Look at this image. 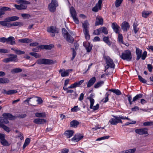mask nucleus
Segmentation results:
<instances>
[{"label":"nucleus","instance_id":"obj_46","mask_svg":"<svg viewBox=\"0 0 153 153\" xmlns=\"http://www.w3.org/2000/svg\"><path fill=\"white\" fill-rule=\"evenodd\" d=\"M1 144L4 146H8L10 144L5 139L1 140L0 141Z\"/></svg>","mask_w":153,"mask_h":153},{"label":"nucleus","instance_id":"obj_10","mask_svg":"<svg viewBox=\"0 0 153 153\" xmlns=\"http://www.w3.org/2000/svg\"><path fill=\"white\" fill-rule=\"evenodd\" d=\"M130 27L128 23L126 21L123 22L121 24V29L124 31L127 32Z\"/></svg>","mask_w":153,"mask_h":153},{"label":"nucleus","instance_id":"obj_51","mask_svg":"<svg viewBox=\"0 0 153 153\" xmlns=\"http://www.w3.org/2000/svg\"><path fill=\"white\" fill-rule=\"evenodd\" d=\"M80 110L79 108H78V106H74L73 108H72L71 111L72 112H77Z\"/></svg>","mask_w":153,"mask_h":153},{"label":"nucleus","instance_id":"obj_37","mask_svg":"<svg viewBox=\"0 0 153 153\" xmlns=\"http://www.w3.org/2000/svg\"><path fill=\"white\" fill-rule=\"evenodd\" d=\"M85 35V38L87 40H88L90 38V36L89 33V30H83Z\"/></svg>","mask_w":153,"mask_h":153},{"label":"nucleus","instance_id":"obj_16","mask_svg":"<svg viewBox=\"0 0 153 153\" xmlns=\"http://www.w3.org/2000/svg\"><path fill=\"white\" fill-rule=\"evenodd\" d=\"M83 137V136L80 134L75 135L71 139V140L77 142L81 140Z\"/></svg>","mask_w":153,"mask_h":153},{"label":"nucleus","instance_id":"obj_32","mask_svg":"<svg viewBox=\"0 0 153 153\" xmlns=\"http://www.w3.org/2000/svg\"><path fill=\"white\" fill-rule=\"evenodd\" d=\"M22 71V70L21 68H16L11 70V72L12 74H15L21 72Z\"/></svg>","mask_w":153,"mask_h":153},{"label":"nucleus","instance_id":"obj_2","mask_svg":"<svg viewBox=\"0 0 153 153\" xmlns=\"http://www.w3.org/2000/svg\"><path fill=\"white\" fill-rule=\"evenodd\" d=\"M113 117L114 118L111 119L109 121L111 124H115L120 123H122L121 119L129 120V119L128 117H124L122 116H119V117L113 116Z\"/></svg>","mask_w":153,"mask_h":153},{"label":"nucleus","instance_id":"obj_54","mask_svg":"<svg viewBox=\"0 0 153 153\" xmlns=\"http://www.w3.org/2000/svg\"><path fill=\"white\" fill-rule=\"evenodd\" d=\"M138 77L139 79L140 82L144 83H146V81L145 79H143L141 76L139 75Z\"/></svg>","mask_w":153,"mask_h":153},{"label":"nucleus","instance_id":"obj_61","mask_svg":"<svg viewBox=\"0 0 153 153\" xmlns=\"http://www.w3.org/2000/svg\"><path fill=\"white\" fill-rule=\"evenodd\" d=\"M81 123L76 120H74L70 122V124H79Z\"/></svg>","mask_w":153,"mask_h":153},{"label":"nucleus","instance_id":"obj_24","mask_svg":"<svg viewBox=\"0 0 153 153\" xmlns=\"http://www.w3.org/2000/svg\"><path fill=\"white\" fill-rule=\"evenodd\" d=\"M151 11L143 10L142 13V16L144 18H146L152 13Z\"/></svg>","mask_w":153,"mask_h":153},{"label":"nucleus","instance_id":"obj_35","mask_svg":"<svg viewBox=\"0 0 153 153\" xmlns=\"http://www.w3.org/2000/svg\"><path fill=\"white\" fill-rule=\"evenodd\" d=\"M0 10L1 13H3V15L5 14L4 12L7 11L11 10V9L8 7H3L0 8Z\"/></svg>","mask_w":153,"mask_h":153},{"label":"nucleus","instance_id":"obj_19","mask_svg":"<svg viewBox=\"0 0 153 153\" xmlns=\"http://www.w3.org/2000/svg\"><path fill=\"white\" fill-rule=\"evenodd\" d=\"M34 122L38 124H42L46 123V121L44 119L37 118L35 119L33 121Z\"/></svg>","mask_w":153,"mask_h":153},{"label":"nucleus","instance_id":"obj_30","mask_svg":"<svg viewBox=\"0 0 153 153\" xmlns=\"http://www.w3.org/2000/svg\"><path fill=\"white\" fill-rule=\"evenodd\" d=\"M15 7L17 9L19 10L25 9L27 7V6L24 5L22 4H21L19 5L15 4Z\"/></svg>","mask_w":153,"mask_h":153},{"label":"nucleus","instance_id":"obj_38","mask_svg":"<svg viewBox=\"0 0 153 153\" xmlns=\"http://www.w3.org/2000/svg\"><path fill=\"white\" fill-rule=\"evenodd\" d=\"M143 96V94H140L137 95L135 96L133 99V101L134 102L136 101L141 98Z\"/></svg>","mask_w":153,"mask_h":153},{"label":"nucleus","instance_id":"obj_56","mask_svg":"<svg viewBox=\"0 0 153 153\" xmlns=\"http://www.w3.org/2000/svg\"><path fill=\"white\" fill-rule=\"evenodd\" d=\"M14 26H18L20 25H22V23L20 22H13L11 25Z\"/></svg>","mask_w":153,"mask_h":153},{"label":"nucleus","instance_id":"obj_64","mask_svg":"<svg viewBox=\"0 0 153 153\" xmlns=\"http://www.w3.org/2000/svg\"><path fill=\"white\" fill-rule=\"evenodd\" d=\"M69 149L67 148H64L62 149L61 151V153H68Z\"/></svg>","mask_w":153,"mask_h":153},{"label":"nucleus","instance_id":"obj_25","mask_svg":"<svg viewBox=\"0 0 153 153\" xmlns=\"http://www.w3.org/2000/svg\"><path fill=\"white\" fill-rule=\"evenodd\" d=\"M18 42L21 43H28L32 41V40L28 38H25L18 39Z\"/></svg>","mask_w":153,"mask_h":153},{"label":"nucleus","instance_id":"obj_8","mask_svg":"<svg viewBox=\"0 0 153 153\" xmlns=\"http://www.w3.org/2000/svg\"><path fill=\"white\" fill-rule=\"evenodd\" d=\"M52 47L50 45H40L38 47H36L32 49V51L35 52H38L40 49H51Z\"/></svg>","mask_w":153,"mask_h":153},{"label":"nucleus","instance_id":"obj_60","mask_svg":"<svg viewBox=\"0 0 153 153\" xmlns=\"http://www.w3.org/2000/svg\"><path fill=\"white\" fill-rule=\"evenodd\" d=\"M100 33H101L100 28L98 29H97L94 30V34L96 35H99Z\"/></svg>","mask_w":153,"mask_h":153},{"label":"nucleus","instance_id":"obj_15","mask_svg":"<svg viewBox=\"0 0 153 153\" xmlns=\"http://www.w3.org/2000/svg\"><path fill=\"white\" fill-rule=\"evenodd\" d=\"M7 44L14 45L16 44L15 39L13 36H10L7 39Z\"/></svg>","mask_w":153,"mask_h":153},{"label":"nucleus","instance_id":"obj_55","mask_svg":"<svg viewBox=\"0 0 153 153\" xmlns=\"http://www.w3.org/2000/svg\"><path fill=\"white\" fill-rule=\"evenodd\" d=\"M21 16L24 19H29L30 17L29 14L26 13L22 14Z\"/></svg>","mask_w":153,"mask_h":153},{"label":"nucleus","instance_id":"obj_53","mask_svg":"<svg viewBox=\"0 0 153 153\" xmlns=\"http://www.w3.org/2000/svg\"><path fill=\"white\" fill-rule=\"evenodd\" d=\"M84 82V80H82L78 82H76L74 83L75 87H78L81 85Z\"/></svg>","mask_w":153,"mask_h":153},{"label":"nucleus","instance_id":"obj_40","mask_svg":"<svg viewBox=\"0 0 153 153\" xmlns=\"http://www.w3.org/2000/svg\"><path fill=\"white\" fill-rule=\"evenodd\" d=\"M109 91L113 92L118 95H120L121 94L120 91L118 89H111Z\"/></svg>","mask_w":153,"mask_h":153},{"label":"nucleus","instance_id":"obj_45","mask_svg":"<svg viewBox=\"0 0 153 153\" xmlns=\"http://www.w3.org/2000/svg\"><path fill=\"white\" fill-rule=\"evenodd\" d=\"M138 25L137 23H136L135 22H134L133 25V30L134 31V32L135 33H136L139 30V28H138L137 27Z\"/></svg>","mask_w":153,"mask_h":153},{"label":"nucleus","instance_id":"obj_14","mask_svg":"<svg viewBox=\"0 0 153 153\" xmlns=\"http://www.w3.org/2000/svg\"><path fill=\"white\" fill-rule=\"evenodd\" d=\"M83 45L85 48L87 52H90L92 50V45L89 43L84 42L83 43Z\"/></svg>","mask_w":153,"mask_h":153},{"label":"nucleus","instance_id":"obj_36","mask_svg":"<svg viewBox=\"0 0 153 153\" xmlns=\"http://www.w3.org/2000/svg\"><path fill=\"white\" fill-rule=\"evenodd\" d=\"M103 40L105 43L109 46L111 45V43L108 36H104L103 38Z\"/></svg>","mask_w":153,"mask_h":153},{"label":"nucleus","instance_id":"obj_20","mask_svg":"<svg viewBox=\"0 0 153 153\" xmlns=\"http://www.w3.org/2000/svg\"><path fill=\"white\" fill-rule=\"evenodd\" d=\"M74 133V131L72 130H69L66 131L64 134L67 138H69L72 137Z\"/></svg>","mask_w":153,"mask_h":153},{"label":"nucleus","instance_id":"obj_49","mask_svg":"<svg viewBox=\"0 0 153 153\" xmlns=\"http://www.w3.org/2000/svg\"><path fill=\"white\" fill-rule=\"evenodd\" d=\"M62 32L64 38H65L66 36L69 34L66 29L65 28H62Z\"/></svg>","mask_w":153,"mask_h":153},{"label":"nucleus","instance_id":"obj_59","mask_svg":"<svg viewBox=\"0 0 153 153\" xmlns=\"http://www.w3.org/2000/svg\"><path fill=\"white\" fill-rule=\"evenodd\" d=\"M132 97L131 95H128V101L129 102V104L130 105H131L133 104L134 101H133V100H132Z\"/></svg>","mask_w":153,"mask_h":153},{"label":"nucleus","instance_id":"obj_1","mask_svg":"<svg viewBox=\"0 0 153 153\" xmlns=\"http://www.w3.org/2000/svg\"><path fill=\"white\" fill-rule=\"evenodd\" d=\"M3 116L4 118H0V124H7L9 123L8 119L11 120L16 118L15 116H13L11 114L9 113H4Z\"/></svg>","mask_w":153,"mask_h":153},{"label":"nucleus","instance_id":"obj_52","mask_svg":"<svg viewBox=\"0 0 153 153\" xmlns=\"http://www.w3.org/2000/svg\"><path fill=\"white\" fill-rule=\"evenodd\" d=\"M19 2L25 4H30L29 1L24 0H20L19 1Z\"/></svg>","mask_w":153,"mask_h":153},{"label":"nucleus","instance_id":"obj_4","mask_svg":"<svg viewBox=\"0 0 153 153\" xmlns=\"http://www.w3.org/2000/svg\"><path fill=\"white\" fill-rule=\"evenodd\" d=\"M56 62V61L46 59H39L36 62L38 64L52 65Z\"/></svg>","mask_w":153,"mask_h":153},{"label":"nucleus","instance_id":"obj_48","mask_svg":"<svg viewBox=\"0 0 153 153\" xmlns=\"http://www.w3.org/2000/svg\"><path fill=\"white\" fill-rule=\"evenodd\" d=\"M88 98L90 102V108H92L94 104V100L93 98L91 97H88Z\"/></svg>","mask_w":153,"mask_h":153},{"label":"nucleus","instance_id":"obj_34","mask_svg":"<svg viewBox=\"0 0 153 153\" xmlns=\"http://www.w3.org/2000/svg\"><path fill=\"white\" fill-rule=\"evenodd\" d=\"M118 41L120 43H122V44H124L126 45V46H128V45H127L126 44H125L123 40V35L119 33L118 35Z\"/></svg>","mask_w":153,"mask_h":153},{"label":"nucleus","instance_id":"obj_21","mask_svg":"<svg viewBox=\"0 0 153 153\" xmlns=\"http://www.w3.org/2000/svg\"><path fill=\"white\" fill-rule=\"evenodd\" d=\"M96 81V79L95 77H93L91 78L90 80L88 81V83L87 86L89 88L93 85L94 83Z\"/></svg>","mask_w":153,"mask_h":153},{"label":"nucleus","instance_id":"obj_5","mask_svg":"<svg viewBox=\"0 0 153 153\" xmlns=\"http://www.w3.org/2000/svg\"><path fill=\"white\" fill-rule=\"evenodd\" d=\"M120 57L123 60L128 61H130L132 58L131 53L129 50H126L123 52L122 55L120 56Z\"/></svg>","mask_w":153,"mask_h":153},{"label":"nucleus","instance_id":"obj_47","mask_svg":"<svg viewBox=\"0 0 153 153\" xmlns=\"http://www.w3.org/2000/svg\"><path fill=\"white\" fill-rule=\"evenodd\" d=\"M30 54L36 58H39L41 57V55L36 53L30 52Z\"/></svg>","mask_w":153,"mask_h":153},{"label":"nucleus","instance_id":"obj_58","mask_svg":"<svg viewBox=\"0 0 153 153\" xmlns=\"http://www.w3.org/2000/svg\"><path fill=\"white\" fill-rule=\"evenodd\" d=\"M18 134V135L16 136V138H20L21 140H23L24 139V137L23 134L21 132H19V134Z\"/></svg>","mask_w":153,"mask_h":153},{"label":"nucleus","instance_id":"obj_42","mask_svg":"<svg viewBox=\"0 0 153 153\" xmlns=\"http://www.w3.org/2000/svg\"><path fill=\"white\" fill-rule=\"evenodd\" d=\"M101 33H103L105 34H108V31L107 29L105 27H102L100 28Z\"/></svg>","mask_w":153,"mask_h":153},{"label":"nucleus","instance_id":"obj_62","mask_svg":"<svg viewBox=\"0 0 153 153\" xmlns=\"http://www.w3.org/2000/svg\"><path fill=\"white\" fill-rule=\"evenodd\" d=\"M99 9V6L97 5V4L93 8L92 11L94 12H97L98 11Z\"/></svg>","mask_w":153,"mask_h":153},{"label":"nucleus","instance_id":"obj_23","mask_svg":"<svg viewBox=\"0 0 153 153\" xmlns=\"http://www.w3.org/2000/svg\"><path fill=\"white\" fill-rule=\"evenodd\" d=\"M89 24L87 21H85L82 23L83 30H88Z\"/></svg>","mask_w":153,"mask_h":153},{"label":"nucleus","instance_id":"obj_27","mask_svg":"<svg viewBox=\"0 0 153 153\" xmlns=\"http://www.w3.org/2000/svg\"><path fill=\"white\" fill-rule=\"evenodd\" d=\"M136 148L130 149L124 151H123L119 153H134L136 151Z\"/></svg>","mask_w":153,"mask_h":153},{"label":"nucleus","instance_id":"obj_31","mask_svg":"<svg viewBox=\"0 0 153 153\" xmlns=\"http://www.w3.org/2000/svg\"><path fill=\"white\" fill-rule=\"evenodd\" d=\"M65 38H66L67 41L71 43H73L74 40V39L69 34L66 36Z\"/></svg>","mask_w":153,"mask_h":153},{"label":"nucleus","instance_id":"obj_50","mask_svg":"<svg viewBox=\"0 0 153 153\" xmlns=\"http://www.w3.org/2000/svg\"><path fill=\"white\" fill-rule=\"evenodd\" d=\"M122 1L123 0H116L115 4L116 7H119L122 3Z\"/></svg>","mask_w":153,"mask_h":153},{"label":"nucleus","instance_id":"obj_29","mask_svg":"<svg viewBox=\"0 0 153 153\" xmlns=\"http://www.w3.org/2000/svg\"><path fill=\"white\" fill-rule=\"evenodd\" d=\"M9 80L5 77L0 78V84H7L9 83Z\"/></svg>","mask_w":153,"mask_h":153},{"label":"nucleus","instance_id":"obj_28","mask_svg":"<svg viewBox=\"0 0 153 153\" xmlns=\"http://www.w3.org/2000/svg\"><path fill=\"white\" fill-rule=\"evenodd\" d=\"M7 19H6L8 22L14 21L17 20H18L19 18L17 16H12L11 17L7 18Z\"/></svg>","mask_w":153,"mask_h":153},{"label":"nucleus","instance_id":"obj_7","mask_svg":"<svg viewBox=\"0 0 153 153\" xmlns=\"http://www.w3.org/2000/svg\"><path fill=\"white\" fill-rule=\"evenodd\" d=\"M58 6L57 0H52L51 2L48 5L49 10L51 12H54L56 10V7Z\"/></svg>","mask_w":153,"mask_h":153},{"label":"nucleus","instance_id":"obj_9","mask_svg":"<svg viewBox=\"0 0 153 153\" xmlns=\"http://www.w3.org/2000/svg\"><path fill=\"white\" fill-rule=\"evenodd\" d=\"M47 31L49 33H52L51 36L54 37L55 36V33H58V30L57 29L54 27H48L47 29Z\"/></svg>","mask_w":153,"mask_h":153},{"label":"nucleus","instance_id":"obj_17","mask_svg":"<svg viewBox=\"0 0 153 153\" xmlns=\"http://www.w3.org/2000/svg\"><path fill=\"white\" fill-rule=\"evenodd\" d=\"M103 24V19L100 16H97L96 19L95 25L96 26L99 25H102Z\"/></svg>","mask_w":153,"mask_h":153},{"label":"nucleus","instance_id":"obj_41","mask_svg":"<svg viewBox=\"0 0 153 153\" xmlns=\"http://www.w3.org/2000/svg\"><path fill=\"white\" fill-rule=\"evenodd\" d=\"M30 139L29 138H27L25 140V143L23 145V149H24L28 145L30 142Z\"/></svg>","mask_w":153,"mask_h":153},{"label":"nucleus","instance_id":"obj_33","mask_svg":"<svg viewBox=\"0 0 153 153\" xmlns=\"http://www.w3.org/2000/svg\"><path fill=\"white\" fill-rule=\"evenodd\" d=\"M35 115L38 117H46V114L44 112L41 113L37 112L35 113Z\"/></svg>","mask_w":153,"mask_h":153},{"label":"nucleus","instance_id":"obj_6","mask_svg":"<svg viewBox=\"0 0 153 153\" xmlns=\"http://www.w3.org/2000/svg\"><path fill=\"white\" fill-rule=\"evenodd\" d=\"M70 12L74 22L76 24H79V22L77 18L76 12L73 7H71L70 8Z\"/></svg>","mask_w":153,"mask_h":153},{"label":"nucleus","instance_id":"obj_13","mask_svg":"<svg viewBox=\"0 0 153 153\" xmlns=\"http://www.w3.org/2000/svg\"><path fill=\"white\" fill-rule=\"evenodd\" d=\"M72 70L68 69L65 71V69H62L59 70V72L61 73V76L63 77L68 76L69 75V71Z\"/></svg>","mask_w":153,"mask_h":153},{"label":"nucleus","instance_id":"obj_3","mask_svg":"<svg viewBox=\"0 0 153 153\" xmlns=\"http://www.w3.org/2000/svg\"><path fill=\"white\" fill-rule=\"evenodd\" d=\"M103 58L105 60L107 65L105 67V71L108 69L109 67L114 68L115 66L113 61L109 56H104Z\"/></svg>","mask_w":153,"mask_h":153},{"label":"nucleus","instance_id":"obj_44","mask_svg":"<svg viewBox=\"0 0 153 153\" xmlns=\"http://www.w3.org/2000/svg\"><path fill=\"white\" fill-rule=\"evenodd\" d=\"M104 83V82L102 81H101L98 82L97 83L94 85V87L95 88H97L101 86V85Z\"/></svg>","mask_w":153,"mask_h":153},{"label":"nucleus","instance_id":"obj_39","mask_svg":"<svg viewBox=\"0 0 153 153\" xmlns=\"http://www.w3.org/2000/svg\"><path fill=\"white\" fill-rule=\"evenodd\" d=\"M0 127L2 128L4 131L9 132L11 130L10 128L7 126L5 125H0Z\"/></svg>","mask_w":153,"mask_h":153},{"label":"nucleus","instance_id":"obj_57","mask_svg":"<svg viewBox=\"0 0 153 153\" xmlns=\"http://www.w3.org/2000/svg\"><path fill=\"white\" fill-rule=\"evenodd\" d=\"M147 55V52L146 51H144L142 55H141V59L142 60H144L146 58Z\"/></svg>","mask_w":153,"mask_h":153},{"label":"nucleus","instance_id":"obj_22","mask_svg":"<svg viewBox=\"0 0 153 153\" xmlns=\"http://www.w3.org/2000/svg\"><path fill=\"white\" fill-rule=\"evenodd\" d=\"M3 93L7 95H12L18 92V91L16 90H11L7 91L5 90H3Z\"/></svg>","mask_w":153,"mask_h":153},{"label":"nucleus","instance_id":"obj_26","mask_svg":"<svg viewBox=\"0 0 153 153\" xmlns=\"http://www.w3.org/2000/svg\"><path fill=\"white\" fill-rule=\"evenodd\" d=\"M11 62H16L18 60L17 56L14 54H10L9 56Z\"/></svg>","mask_w":153,"mask_h":153},{"label":"nucleus","instance_id":"obj_43","mask_svg":"<svg viewBox=\"0 0 153 153\" xmlns=\"http://www.w3.org/2000/svg\"><path fill=\"white\" fill-rule=\"evenodd\" d=\"M7 19V18L4 19V21H0V25L3 26H7L8 25L7 22H8V21L6 20Z\"/></svg>","mask_w":153,"mask_h":153},{"label":"nucleus","instance_id":"obj_11","mask_svg":"<svg viewBox=\"0 0 153 153\" xmlns=\"http://www.w3.org/2000/svg\"><path fill=\"white\" fill-rule=\"evenodd\" d=\"M135 131L136 133L140 135L148 134L147 129L145 128L137 129Z\"/></svg>","mask_w":153,"mask_h":153},{"label":"nucleus","instance_id":"obj_18","mask_svg":"<svg viewBox=\"0 0 153 153\" xmlns=\"http://www.w3.org/2000/svg\"><path fill=\"white\" fill-rule=\"evenodd\" d=\"M136 53L137 55L136 60L137 61H138L140 59L141 56L142 51V50L137 47H136Z\"/></svg>","mask_w":153,"mask_h":153},{"label":"nucleus","instance_id":"obj_63","mask_svg":"<svg viewBox=\"0 0 153 153\" xmlns=\"http://www.w3.org/2000/svg\"><path fill=\"white\" fill-rule=\"evenodd\" d=\"M8 52V50L6 49L1 48L0 49V53H7Z\"/></svg>","mask_w":153,"mask_h":153},{"label":"nucleus","instance_id":"obj_12","mask_svg":"<svg viewBox=\"0 0 153 153\" xmlns=\"http://www.w3.org/2000/svg\"><path fill=\"white\" fill-rule=\"evenodd\" d=\"M111 27L116 33H119L120 32V27L116 23H113L112 24Z\"/></svg>","mask_w":153,"mask_h":153}]
</instances>
